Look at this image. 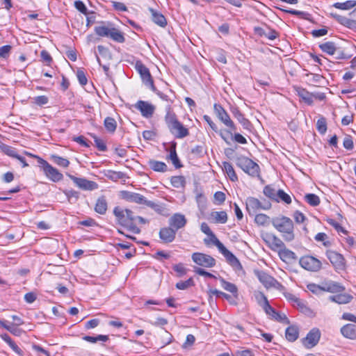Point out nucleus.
I'll return each instance as SVG.
<instances>
[{"instance_id": "42", "label": "nucleus", "mask_w": 356, "mask_h": 356, "mask_svg": "<svg viewBox=\"0 0 356 356\" xmlns=\"http://www.w3.org/2000/svg\"><path fill=\"white\" fill-rule=\"evenodd\" d=\"M356 6V1L355 0H348L345 2H337L333 4V6L335 8L343 10H348L353 8H354Z\"/></svg>"}, {"instance_id": "32", "label": "nucleus", "mask_w": 356, "mask_h": 356, "mask_svg": "<svg viewBox=\"0 0 356 356\" xmlns=\"http://www.w3.org/2000/svg\"><path fill=\"white\" fill-rule=\"evenodd\" d=\"M149 167L155 172H165L168 171L167 165L162 161L150 159L148 161Z\"/></svg>"}, {"instance_id": "17", "label": "nucleus", "mask_w": 356, "mask_h": 356, "mask_svg": "<svg viewBox=\"0 0 356 356\" xmlns=\"http://www.w3.org/2000/svg\"><path fill=\"white\" fill-rule=\"evenodd\" d=\"M134 107L140 111L141 115L145 118H152L155 111V106L153 104L143 100H138Z\"/></svg>"}, {"instance_id": "4", "label": "nucleus", "mask_w": 356, "mask_h": 356, "mask_svg": "<svg viewBox=\"0 0 356 356\" xmlns=\"http://www.w3.org/2000/svg\"><path fill=\"white\" fill-rule=\"evenodd\" d=\"M94 31L98 36L110 38L116 42L123 43L125 41L124 33L112 24L95 26Z\"/></svg>"}, {"instance_id": "16", "label": "nucleus", "mask_w": 356, "mask_h": 356, "mask_svg": "<svg viewBox=\"0 0 356 356\" xmlns=\"http://www.w3.org/2000/svg\"><path fill=\"white\" fill-rule=\"evenodd\" d=\"M121 197L127 202L138 204L145 205L147 201V198L141 194L128 191H121Z\"/></svg>"}, {"instance_id": "20", "label": "nucleus", "mask_w": 356, "mask_h": 356, "mask_svg": "<svg viewBox=\"0 0 356 356\" xmlns=\"http://www.w3.org/2000/svg\"><path fill=\"white\" fill-rule=\"evenodd\" d=\"M187 222L186 218L183 214L177 213H175L170 219H169V225L174 229H176L177 232L178 229L183 228Z\"/></svg>"}, {"instance_id": "9", "label": "nucleus", "mask_w": 356, "mask_h": 356, "mask_svg": "<svg viewBox=\"0 0 356 356\" xmlns=\"http://www.w3.org/2000/svg\"><path fill=\"white\" fill-rule=\"evenodd\" d=\"M261 237L268 247L274 252H278L285 245L284 243L274 234L264 232L261 234Z\"/></svg>"}, {"instance_id": "43", "label": "nucleus", "mask_w": 356, "mask_h": 356, "mask_svg": "<svg viewBox=\"0 0 356 356\" xmlns=\"http://www.w3.org/2000/svg\"><path fill=\"white\" fill-rule=\"evenodd\" d=\"M170 183L172 186L175 188H185L186 186V179L184 176H172L170 179Z\"/></svg>"}, {"instance_id": "49", "label": "nucleus", "mask_w": 356, "mask_h": 356, "mask_svg": "<svg viewBox=\"0 0 356 356\" xmlns=\"http://www.w3.org/2000/svg\"><path fill=\"white\" fill-rule=\"evenodd\" d=\"M0 149L5 154L14 159L18 154L14 147L3 143L0 145Z\"/></svg>"}, {"instance_id": "19", "label": "nucleus", "mask_w": 356, "mask_h": 356, "mask_svg": "<svg viewBox=\"0 0 356 356\" xmlns=\"http://www.w3.org/2000/svg\"><path fill=\"white\" fill-rule=\"evenodd\" d=\"M177 231L171 226L161 228L159 235L160 239L163 243H172L176 236Z\"/></svg>"}, {"instance_id": "14", "label": "nucleus", "mask_w": 356, "mask_h": 356, "mask_svg": "<svg viewBox=\"0 0 356 356\" xmlns=\"http://www.w3.org/2000/svg\"><path fill=\"white\" fill-rule=\"evenodd\" d=\"M300 265L305 269L316 272L321 268V262L312 256H304L299 260Z\"/></svg>"}, {"instance_id": "1", "label": "nucleus", "mask_w": 356, "mask_h": 356, "mask_svg": "<svg viewBox=\"0 0 356 356\" xmlns=\"http://www.w3.org/2000/svg\"><path fill=\"white\" fill-rule=\"evenodd\" d=\"M113 214L116 217L118 222L129 232L138 234L141 232L138 225L149 223V220L135 215L134 212L129 209H123L120 207H115L113 209Z\"/></svg>"}, {"instance_id": "15", "label": "nucleus", "mask_w": 356, "mask_h": 356, "mask_svg": "<svg viewBox=\"0 0 356 356\" xmlns=\"http://www.w3.org/2000/svg\"><path fill=\"white\" fill-rule=\"evenodd\" d=\"M69 177L81 189L84 191H94L98 188V184L93 181L85 178L76 177L74 175H69Z\"/></svg>"}, {"instance_id": "3", "label": "nucleus", "mask_w": 356, "mask_h": 356, "mask_svg": "<svg viewBox=\"0 0 356 356\" xmlns=\"http://www.w3.org/2000/svg\"><path fill=\"white\" fill-rule=\"evenodd\" d=\"M271 222L273 226L282 234L285 241L291 242L294 240V227L291 218L282 216L273 218Z\"/></svg>"}, {"instance_id": "29", "label": "nucleus", "mask_w": 356, "mask_h": 356, "mask_svg": "<svg viewBox=\"0 0 356 356\" xmlns=\"http://www.w3.org/2000/svg\"><path fill=\"white\" fill-rule=\"evenodd\" d=\"M222 168L223 172L227 175V176L232 181H238V177L232 165L230 163L227 161H223L222 163Z\"/></svg>"}, {"instance_id": "45", "label": "nucleus", "mask_w": 356, "mask_h": 356, "mask_svg": "<svg viewBox=\"0 0 356 356\" xmlns=\"http://www.w3.org/2000/svg\"><path fill=\"white\" fill-rule=\"evenodd\" d=\"M254 216V222L259 226H266L270 222V217L264 213H256Z\"/></svg>"}, {"instance_id": "7", "label": "nucleus", "mask_w": 356, "mask_h": 356, "mask_svg": "<svg viewBox=\"0 0 356 356\" xmlns=\"http://www.w3.org/2000/svg\"><path fill=\"white\" fill-rule=\"evenodd\" d=\"M214 113L218 120L225 124L227 127H228L230 131H229L232 134V131H236V127L234 123V122L231 120L229 114L225 110V108L219 104H215L213 105Z\"/></svg>"}, {"instance_id": "26", "label": "nucleus", "mask_w": 356, "mask_h": 356, "mask_svg": "<svg viewBox=\"0 0 356 356\" xmlns=\"http://www.w3.org/2000/svg\"><path fill=\"white\" fill-rule=\"evenodd\" d=\"M353 296L348 293H337L336 295L330 296L329 300L339 305L349 303Z\"/></svg>"}, {"instance_id": "54", "label": "nucleus", "mask_w": 356, "mask_h": 356, "mask_svg": "<svg viewBox=\"0 0 356 356\" xmlns=\"http://www.w3.org/2000/svg\"><path fill=\"white\" fill-rule=\"evenodd\" d=\"M194 285V281L193 278H189L186 281H180L176 284V288L179 290H185L190 286Z\"/></svg>"}, {"instance_id": "60", "label": "nucleus", "mask_w": 356, "mask_h": 356, "mask_svg": "<svg viewBox=\"0 0 356 356\" xmlns=\"http://www.w3.org/2000/svg\"><path fill=\"white\" fill-rule=\"evenodd\" d=\"M335 58L337 60H347L351 58V55H348L340 48L337 47V51L335 53Z\"/></svg>"}, {"instance_id": "38", "label": "nucleus", "mask_w": 356, "mask_h": 356, "mask_svg": "<svg viewBox=\"0 0 356 356\" xmlns=\"http://www.w3.org/2000/svg\"><path fill=\"white\" fill-rule=\"evenodd\" d=\"M260 296L264 302L263 304H261L264 310L265 311L266 314L270 316L271 318H273V316L276 314L277 311L270 305L266 296L263 293H260Z\"/></svg>"}, {"instance_id": "2", "label": "nucleus", "mask_w": 356, "mask_h": 356, "mask_svg": "<svg viewBox=\"0 0 356 356\" xmlns=\"http://www.w3.org/2000/svg\"><path fill=\"white\" fill-rule=\"evenodd\" d=\"M201 231L208 236H212L214 239V245H216L221 254L225 257L227 261L233 267L237 269H241L242 265L236 256L228 250L225 245L218 239L213 232L211 230L209 226L206 222H202L200 225Z\"/></svg>"}, {"instance_id": "12", "label": "nucleus", "mask_w": 356, "mask_h": 356, "mask_svg": "<svg viewBox=\"0 0 356 356\" xmlns=\"http://www.w3.org/2000/svg\"><path fill=\"white\" fill-rule=\"evenodd\" d=\"M136 68L140 75L143 83L152 90H156L149 69L140 62L136 63Z\"/></svg>"}, {"instance_id": "30", "label": "nucleus", "mask_w": 356, "mask_h": 356, "mask_svg": "<svg viewBox=\"0 0 356 356\" xmlns=\"http://www.w3.org/2000/svg\"><path fill=\"white\" fill-rule=\"evenodd\" d=\"M296 91L297 92V95L300 98L302 99V100L308 105H312L314 103V101L312 100V92H309L306 89L298 87L296 89Z\"/></svg>"}, {"instance_id": "44", "label": "nucleus", "mask_w": 356, "mask_h": 356, "mask_svg": "<svg viewBox=\"0 0 356 356\" xmlns=\"http://www.w3.org/2000/svg\"><path fill=\"white\" fill-rule=\"evenodd\" d=\"M284 295L288 301L291 302L293 304L297 305V306L301 309H307V307L305 306V303L293 293L286 292L284 293Z\"/></svg>"}, {"instance_id": "10", "label": "nucleus", "mask_w": 356, "mask_h": 356, "mask_svg": "<svg viewBox=\"0 0 356 356\" xmlns=\"http://www.w3.org/2000/svg\"><path fill=\"white\" fill-rule=\"evenodd\" d=\"M321 331L317 327H313L306 335L301 339L302 344L307 349H310L316 346L321 339Z\"/></svg>"}, {"instance_id": "56", "label": "nucleus", "mask_w": 356, "mask_h": 356, "mask_svg": "<svg viewBox=\"0 0 356 356\" xmlns=\"http://www.w3.org/2000/svg\"><path fill=\"white\" fill-rule=\"evenodd\" d=\"M343 146L348 150H352L354 147L353 138L350 135H346L343 141Z\"/></svg>"}, {"instance_id": "21", "label": "nucleus", "mask_w": 356, "mask_h": 356, "mask_svg": "<svg viewBox=\"0 0 356 356\" xmlns=\"http://www.w3.org/2000/svg\"><path fill=\"white\" fill-rule=\"evenodd\" d=\"M170 133L177 138H183L189 135L188 129L185 127L179 121L175 125L168 128Z\"/></svg>"}, {"instance_id": "37", "label": "nucleus", "mask_w": 356, "mask_h": 356, "mask_svg": "<svg viewBox=\"0 0 356 356\" xmlns=\"http://www.w3.org/2000/svg\"><path fill=\"white\" fill-rule=\"evenodd\" d=\"M167 159L172 161L176 169H179L183 166L177 156L175 145L170 147V154L168 156Z\"/></svg>"}, {"instance_id": "8", "label": "nucleus", "mask_w": 356, "mask_h": 356, "mask_svg": "<svg viewBox=\"0 0 356 356\" xmlns=\"http://www.w3.org/2000/svg\"><path fill=\"white\" fill-rule=\"evenodd\" d=\"M255 275L260 282H261L267 289L270 287H273L279 290L284 289L283 285L280 282L265 271L257 270L255 271Z\"/></svg>"}, {"instance_id": "31", "label": "nucleus", "mask_w": 356, "mask_h": 356, "mask_svg": "<svg viewBox=\"0 0 356 356\" xmlns=\"http://www.w3.org/2000/svg\"><path fill=\"white\" fill-rule=\"evenodd\" d=\"M108 209V203L106 199V197L102 195L97 200L95 211L101 215H104L106 213Z\"/></svg>"}, {"instance_id": "6", "label": "nucleus", "mask_w": 356, "mask_h": 356, "mask_svg": "<svg viewBox=\"0 0 356 356\" xmlns=\"http://www.w3.org/2000/svg\"><path fill=\"white\" fill-rule=\"evenodd\" d=\"M38 166L50 181L58 182L63 179V174L42 158H38Z\"/></svg>"}, {"instance_id": "39", "label": "nucleus", "mask_w": 356, "mask_h": 356, "mask_svg": "<svg viewBox=\"0 0 356 356\" xmlns=\"http://www.w3.org/2000/svg\"><path fill=\"white\" fill-rule=\"evenodd\" d=\"M209 293L210 295V299H212V295H215L216 297H222V298L226 299L232 305H236V302L230 295L218 291V289H210Z\"/></svg>"}, {"instance_id": "33", "label": "nucleus", "mask_w": 356, "mask_h": 356, "mask_svg": "<svg viewBox=\"0 0 356 356\" xmlns=\"http://www.w3.org/2000/svg\"><path fill=\"white\" fill-rule=\"evenodd\" d=\"M299 336V329L296 325H292L289 326L285 331L286 339L290 341H295Z\"/></svg>"}, {"instance_id": "36", "label": "nucleus", "mask_w": 356, "mask_h": 356, "mask_svg": "<svg viewBox=\"0 0 356 356\" xmlns=\"http://www.w3.org/2000/svg\"><path fill=\"white\" fill-rule=\"evenodd\" d=\"M150 12L152 13V19L155 24L163 28L167 25V20L163 15L152 8Z\"/></svg>"}, {"instance_id": "24", "label": "nucleus", "mask_w": 356, "mask_h": 356, "mask_svg": "<svg viewBox=\"0 0 356 356\" xmlns=\"http://www.w3.org/2000/svg\"><path fill=\"white\" fill-rule=\"evenodd\" d=\"M341 334L349 339H356V325L348 323L341 328Z\"/></svg>"}, {"instance_id": "61", "label": "nucleus", "mask_w": 356, "mask_h": 356, "mask_svg": "<svg viewBox=\"0 0 356 356\" xmlns=\"http://www.w3.org/2000/svg\"><path fill=\"white\" fill-rule=\"evenodd\" d=\"M64 193L69 200L74 199L75 201H76L79 197V193L73 189L66 190L64 191Z\"/></svg>"}, {"instance_id": "11", "label": "nucleus", "mask_w": 356, "mask_h": 356, "mask_svg": "<svg viewBox=\"0 0 356 356\" xmlns=\"http://www.w3.org/2000/svg\"><path fill=\"white\" fill-rule=\"evenodd\" d=\"M191 258L194 263L204 268H212L216 264L213 257L202 252H194Z\"/></svg>"}, {"instance_id": "27", "label": "nucleus", "mask_w": 356, "mask_h": 356, "mask_svg": "<svg viewBox=\"0 0 356 356\" xmlns=\"http://www.w3.org/2000/svg\"><path fill=\"white\" fill-rule=\"evenodd\" d=\"M165 122L168 126V128L170 127L172 125H175L177 122H179L176 114L172 110L171 106L169 104L165 108Z\"/></svg>"}, {"instance_id": "40", "label": "nucleus", "mask_w": 356, "mask_h": 356, "mask_svg": "<svg viewBox=\"0 0 356 356\" xmlns=\"http://www.w3.org/2000/svg\"><path fill=\"white\" fill-rule=\"evenodd\" d=\"M211 217L214 220L216 223L225 224L227 221V215L224 211H213L211 213Z\"/></svg>"}, {"instance_id": "22", "label": "nucleus", "mask_w": 356, "mask_h": 356, "mask_svg": "<svg viewBox=\"0 0 356 356\" xmlns=\"http://www.w3.org/2000/svg\"><path fill=\"white\" fill-rule=\"evenodd\" d=\"M345 287L340 284L334 282H329L322 284L321 291H327L332 293L343 292Z\"/></svg>"}, {"instance_id": "34", "label": "nucleus", "mask_w": 356, "mask_h": 356, "mask_svg": "<svg viewBox=\"0 0 356 356\" xmlns=\"http://www.w3.org/2000/svg\"><path fill=\"white\" fill-rule=\"evenodd\" d=\"M219 280L220 282L221 286L225 291L232 293L234 298H238V288L234 284L226 281L224 278L221 277L219 278Z\"/></svg>"}, {"instance_id": "58", "label": "nucleus", "mask_w": 356, "mask_h": 356, "mask_svg": "<svg viewBox=\"0 0 356 356\" xmlns=\"http://www.w3.org/2000/svg\"><path fill=\"white\" fill-rule=\"evenodd\" d=\"M215 203L218 205L222 204L226 199L225 194L222 191H217L214 193Z\"/></svg>"}, {"instance_id": "51", "label": "nucleus", "mask_w": 356, "mask_h": 356, "mask_svg": "<svg viewBox=\"0 0 356 356\" xmlns=\"http://www.w3.org/2000/svg\"><path fill=\"white\" fill-rule=\"evenodd\" d=\"M277 191H276L275 188H274L272 186L267 185L264 188L263 193L266 197L275 201L277 200L276 195Z\"/></svg>"}, {"instance_id": "55", "label": "nucleus", "mask_w": 356, "mask_h": 356, "mask_svg": "<svg viewBox=\"0 0 356 356\" xmlns=\"http://www.w3.org/2000/svg\"><path fill=\"white\" fill-rule=\"evenodd\" d=\"M91 136L94 139L97 148L101 152H105L107 149L106 143L103 140L99 138L96 135L91 134Z\"/></svg>"}, {"instance_id": "13", "label": "nucleus", "mask_w": 356, "mask_h": 356, "mask_svg": "<svg viewBox=\"0 0 356 356\" xmlns=\"http://www.w3.org/2000/svg\"><path fill=\"white\" fill-rule=\"evenodd\" d=\"M261 205L260 200L256 197H248L245 200L246 211L250 216H253L259 210H268V204Z\"/></svg>"}, {"instance_id": "48", "label": "nucleus", "mask_w": 356, "mask_h": 356, "mask_svg": "<svg viewBox=\"0 0 356 356\" xmlns=\"http://www.w3.org/2000/svg\"><path fill=\"white\" fill-rule=\"evenodd\" d=\"M305 201L312 207H316L320 204V198L314 193H308L305 196Z\"/></svg>"}, {"instance_id": "35", "label": "nucleus", "mask_w": 356, "mask_h": 356, "mask_svg": "<svg viewBox=\"0 0 356 356\" xmlns=\"http://www.w3.org/2000/svg\"><path fill=\"white\" fill-rule=\"evenodd\" d=\"M320 49L328 55H334L337 51V47L335 43L332 41H327L319 44Z\"/></svg>"}, {"instance_id": "62", "label": "nucleus", "mask_w": 356, "mask_h": 356, "mask_svg": "<svg viewBox=\"0 0 356 356\" xmlns=\"http://www.w3.org/2000/svg\"><path fill=\"white\" fill-rule=\"evenodd\" d=\"M327 238V236L326 234L323 232H319L318 233L314 238L317 241H322L323 243V245L325 247H328L330 245V243L329 241H325V239Z\"/></svg>"}, {"instance_id": "25", "label": "nucleus", "mask_w": 356, "mask_h": 356, "mask_svg": "<svg viewBox=\"0 0 356 356\" xmlns=\"http://www.w3.org/2000/svg\"><path fill=\"white\" fill-rule=\"evenodd\" d=\"M231 111L235 118L241 124L243 127L246 129H250L251 127L250 122L245 118L244 115L241 112V111L236 108H232Z\"/></svg>"}, {"instance_id": "5", "label": "nucleus", "mask_w": 356, "mask_h": 356, "mask_svg": "<svg viewBox=\"0 0 356 356\" xmlns=\"http://www.w3.org/2000/svg\"><path fill=\"white\" fill-rule=\"evenodd\" d=\"M234 162L238 168L248 175L252 177L259 176V166L252 159L243 155H236Z\"/></svg>"}, {"instance_id": "41", "label": "nucleus", "mask_w": 356, "mask_h": 356, "mask_svg": "<svg viewBox=\"0 0 356 356\" xmlns=\"http://www.w3.org/2000/svg\"><path fill=\"white\" fill-rule=\"evenodd\" d=\"M282 11L286 13H289V14H291L293 15H296V16H298L300 17H301L302 19H307V20H309V21H311V18H312V16H311V14L307 13V12H304V11H300V10H293V9H283V8H280Z\"/></svg>"}, {"instance_id": "50", "label": "nucleus", "mask_w": 356, "mask_h": 356, "mask_svg": "<svg viewBox=\"0 0 356 356\" xmlns=\"http://www.w3.org/2000/svg\"><path fill=\"white\" fill-rule=\"evenodd\" d=\"M106 176L108 179L114 181H117L119 179H124L127 178L126 174L120 171L117 172L109 170Z\"/></svg>"}, {"instance_id": "57", "label": "nucleus", "mask_w": 356, "mask_h": 356, "mask_svg": "<svg viewBox=\"0 0 356 356\" xmlns=\"http://www.w3.org/2000/svg\"><path fill=\"white\" fill-rule=\"evenodd\" d=\"M173 270L177 273L179 277H181L186 274L187 269L182 263H179L173 266Z\"/></svg>"}, {"instance_id": "28", "label": "nucleus", "mask_w": 356, "mask_h": 356, "mask_svg": "<svg viewBox=\"0 0 356 356\" xmlns=\"http://www.w3.org/2000/svg\"><path fill=\"white\" fill-rule=\"evenodd\" d=\"M145 206L152 209L155 212L160 215L164 216H168L169 215V213H168V209L163 204H157L153 201L147 200Z\"/></svg>"}, {"instance_id": "52", "label": "nucleus", "mask_w": 356, "mask_h": 356, "mask_svg": "<svg viewBox=\"0 0 356 356\" xmlns=\"http://www.w3.org/2000/svg\"><path fill=\"white\" fill-rule=\"evenodd\" d=\"M51 159L56 164H57L59 166L67 168L70 165V161L67 159H65L60 156L51 155Z\"/></svg>"}, {"instance_id": "64", "label": "nucleus", "mask_w": 356, "mask_h": 356, "mask_svg": "<svg viewBox=\"0 0 356 356\" xmlns=\"http://www.w3.org/2000/svg\"><path fill=\"white\" fill-rule=\"evenodd\" d=\"M268 31H266L265 37L270 40L276 39L279 36V33L275 30L267 27Z\"/></svg>"}, {"instance_id": "63", "label": "nucleus", "mask_w": 356, "mask_h": 356, "mask_svg": "<svg viewBox=\"0 0 356 356\" xmlns=\"http://www.w3.org/2000/svg\"><path fill=\"white\" fill-rule=\"evenodd\" d=\"M11 46L9 44L4 45L0 47V58H6L8 57L11 50Z\"/></svg>"}, {"instance_id": "46", "label": "nucleus", "mask_w": 356, "mask_h": 356, "mask_svg": "<svg viewBox=\"0 0 356 356\" xmlns=\"http://www.w3.org/2000/svg\"><path fill=\"white\" fill-rule=\"evenodd\" d=\"M104 125L106 131L109 133H114L117 128L115 120L111 117H107L104 119Z\"/></svg>"}, {"instance_id": "18", "label": "nucleus", "mask_w": 356, "mask_h": 356, "mask_svg": "<svg viewBox=\"0 0 356 356\" xmlns=\"http://www.w3.org/2000/svg\"><path fill=\"white\" fill-rule=\"evenodd\" d=\"M327 256L330 261L337 270H343L345 268V259L343 255L335 252L329 251Z\"/></svg>"}, {"instance_id": "47", "label": "nucleus", "mask_w": 356, "mask_h": 356, "mask_svg": "<svg viewBox=\"0 0 356 356\" xmlns=\"http://www.w3.org/2000/svg\"><path fill=\"white\" fill-rule=\"evenodd\" d=\"M276 195H277V200H275V202H283L287 204L291 203V196L289 194L286 193L283 190H282V189L277 190V191L276 193Z\"/></svg>"}, {"instance_id": "59", "label": "nucleus", "mask_w": 356, "mask_h": 356, "mask_svg": "<svg viewBox=\"0 0 356 356\" xmlns=\"http://www.w3.org/2000/svg\"><path fill=\"white\" fill-rule=\"evenodd\" d=\"M74 7L77 10L83 15L88 14V8L82 1L77 0L74 1Z\"/></svg>"}, {"instance_id": "53", "label": "nucleus", "mask_w": 356, "mask_h": 356, "mask_svg": "<svg viewBox=\"0 0 356 356\" xmlns=\"http://www.w3.org/2000/svg\"><path fill=\"white\" fill-rule=\"evenodd\" d=\"M316 129L321 134H324L326 132L327 122L325 118L322 117L317 120Z\"/></svg>"}, {"instance_id": "23", "label": "nucleus", "mask_w": 356, "mask_h": 356, "mask_svg": "<svg viewBox=\"0 0 356 356\" xmlns=\"http://www.w3.org/2000/svg\"><path fill=\"white\" fill-rule=\"evenodd\" d=\"M280 258L286 263H289L297 259L296 254L287 249L286 245L277 252Z\"/></svg>"}]
</instances>
